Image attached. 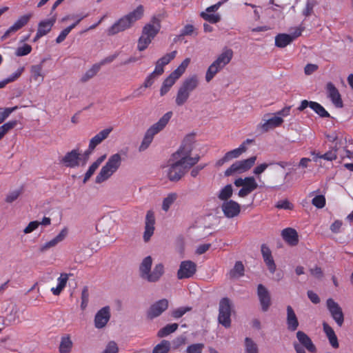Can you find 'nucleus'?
I'll return each mask as SVG.
<instances>
[{
  "label": "nucleus",
  "instance_id": "38",
  "mask_svg": "<svg viewBox=\"0 0 353 353\" xmlns=\"http://www.w3.org/2000/svg\"><path fill=\"white\" fill-rule=\"evenodd\" d=\"M43 68L42 65H34L31 66L30 68V73L31 77L34 81H39L40 82H42L43 81V74L42 73Z\"/></svg>",
  "mask_w": 353,
  "mask_h": 353
},
{
  "label": "nucleus",
  "instance_id": "52",
  "mask_svg": "<svg viewBox=\"0 0 353 353\" xmlns=\"http://www.w3.org/2000/svg\"><path fill=\"white\" fill-rule=\"evenodd\" d=\"M191 310V307H181L174 310L171 313V316L174 319H179Z\"/></svg>",
  "mask_w": 353,
  "mask_h": 353
},
{
  "label": "nucleus",
  "instance_id": "23",
  "mask_svg": "<svg viewBox=\"0 0 353 353\" xmlns=\"http://www.w3.org/2000/svg\"><path fill=\"white\" fill-rule=\"evenodd\" d=\"M112 131V128H108L102 130L90 140L88 145V150L92 151L94 148L106 139Z\"/></svg>",
  "mask_w": 353,
  "mask_h": 353
},
{
  "label": "nucleus",
  "instance_id": "21",
  "mask_svg": "<svg viewBox=\"0 0 353 353\" xmlns=\"http://www.w3.org/2000/svg\"><path fill=\"white\" fill-rule=\"evenodd\" d=\"M326 90L327 97L332 101V103L335 105V107L339 108H343V103L341 99V96L338 89L332 82H329L327 83Z\"/></svg>",
  "mask_w": 353,
  "mask_h": 353
},
{
  "label": "nucleus",
  "instance_id": "12",
  "mask_svg": "<svg viewBox=\"0 0 353 353\" xmlns=\"http://www.w3.org/2000/svg\"><path fill=\"white\" fill-rule=\"evenodd\" d=\"M169 302L166 299L156 301L150 305L147 311V318L152 320L159 316L168 307Z\"/></svg>",
  "mask_w": 353,
  "mask_h": 353
},
{
  "label": "nucleus",
  "instance_id": "2",
  "mask_svg": "<svg viewBox=\"0 0 353 353\" xmlns=\"http://www.w3.org/2000/svg\"><path fill=\"white\" fill-rule=\"evenodd\" d=\"M144 8L139 5L133 11L120 18L111 27L108 29V35H114L130 28L133 24L143 16Z\"/></svg>",
  "mask_w": 353,
  "mask_h": 353
},
{
  "label": "nucleus",
  "instance_id": "5",
  "mask_svg": "<svg viewBox=\"0 0 353 353\" xmlns=\"http://www.w3.org/2000/svg\"><path fill=\"white\" fill-rule=\"evenodd\" d=\"M190 63V58H185L181 63L175 69L163 82L160 89L161 96L165 95L170 90L181 75L185 72L186 68Z\"/></svg>",
  "mask_w": 353,
  "mask_h": 353
},
{
  "label": "nucleus",
  "instance_id": "51",
  "mask_svg": "<svg viewBox=\"0 0 353 353\" xmlns=\"http://www.w3.org/2000/svg\"><path fill=\"white\" fill-rule=\"evenodd\" d=\"M233 189L232 185L229 184L222 188L219 194V199H230L232 195Z\"/></svg>",
  "mask_w": 353,
  "mask_h": 353
},
{
  "label": "nucleus",
  "instance_id": "10",
  "mask_svg": "<svg viewBox=\"0 0 353 353\" xmlns=\"http://www.w3.org/2000/svg\"><path fill=\"white\" fill-rule=\"evenodd\" d=\"M32 14L31 13H28L26 14H24L23 16H21L14 23L12 26H11L3 34V35L1 36V40L4 41L11 35L16 33L18 30L21 29L23 27H24L30 21V19L32 18Z\"/></svg>",
  "mask_w": 353,
  "mask_h": 353
},
{
  "label": "nucleus",
  "instance_id": "53",
  "mask_svg": "<svg viewBox=\"0 0 353 353\" xmlns=\"http://www.w3.org/2000/svg\"><path fill=\"white\" fill-rule=\"evenodd\" d=\"M89 301V292L87 286H85L81 292V308L84 310L88 306Z\"/></svg>",
  "mask_w": 353,
  "mask_h": 353
},
{
  "label": "nucleus",
  "instance_id": "7",
  "mask_svg": "<svg viewBox=\"0 0 353 353\" xmlns=\"http://www.w3.org/2000/svg\"><path fill=\"white\" fill-rule=\"evenodd\" d=\"M234 183L236 187L241 188L238 192V196L240 197L247 196L258 187V183L254 176L239 178L234 181Z\"/></svg>",
  "mask_w": 353,
  "mask_h": 353
},
{
  "label": "nucleus",
  "instance_id": "18",
  "mask_svg": "<svg viewBox=\"0 0 353 353\" xmlns=\"http://www.w3.org/2000/svg\"><path fill=\"white\" fill-rule=\"evenodd\" d=\"M172 116V112L169 111L166 112L159 119V121L157 123L151 125L147 130V132H149L152 136H154L155 134H158L159 132H161L165 128L169 121L170 120Z\"/></svg>",
  "mask_w": 353,
  "mask_h": 353
},
{
  "label": "nucleus",
  "instance_id": "27",
  "mask_svg": "<svg viewBox=\"0 0 353 353\" xmlns=\"http://www.w3.org/2000/svg\"><path fill=\"white\" fill-rule=\"evenodd\" d=\"M283 240L290 245L294 246L299 243V235L296 230L292 228L283 229L281 232Z\"/></svg>",
  "mask_w": 353,
  "mask_h": 353
},
{
  "label": "nucleus",
  "instance_id": "56",
  "mask_svg": "<svg viewBox=\"0 0 353 353\" xmlns=\"http://www.w3.org/2000/svg\"><path fill=\"white\" fill-rule=\"evenodd\" d=\"M99 70V67L94 65L92 68L88 70L81 77V81L85 82L94 77Z\"/></svg>",
  "mask_w": 353,
  "mask_h": 353
},
{
  "label": "nucleus",
  "instance_id": "41",
  "mask_svg": "<svg viewBox=\"0 0 353 353\" xmlns=\"http://www.w3.org/2000/svg\"><path fill=\"white\" fill-rule=\"evenodd\" d=\"M247 150V148L245 147L244 145H240L239 148H235L232 150H230L226 152L225 154L226 158L228 159V161H230L232 159H236L239 157L243 152Z\"/></svg>",
  "mask_w": 353,
  "mask_h": 353
},
{
  "label": "nucleus",
  "instance_id": "17",
  "mask_svg": "<svg viewBox=\"0 0 353 353\" xmlns=\"http://www.w3.org/2000/svg\"><path fill=\"white\" fill-rule=\"evenodd\" d=\"M155 217L152 211L149 210L145 216V231L143 232V241L148 242L154 232Z\"/></svg>",
  "mask_w": 353,
  "mask_h": 353
},
{
  "label": "nucleus",
  "instance_id": "61",
  "mask_svg": "<svg viewBox=\"0 0 353 353\" xmlns=\"http://www.w3.org/2000/svg\"><path fill=\"white\" fill-rule=\"evenodd\" d=\"M261 251L264 261L273 258L271 250L265 244L261 245Z\"/></svg>",
  "mask_w": 353,
  "mask_h": 353
},
{
  "label": "nucleus",
  "instance_id": "14",
  "mask_svg": "<svg viewBox=\"0 0 353 353\" xmlns=\"http://www.w3.org/2000/svg\"><path fill=\"white\" fill-rule=\"evenodd\" d=\"M257 296L263 312H267L271 304V296L268 289L262 284L257 286Z\"/></svg>",
  "mask_w": 353,
  "mask_h": 353
},
{
  "label": "nucleus",
  "instance_id": "40",
  "mask_svg": "<svg viewBox=\"0 0 353 353\" xmlns=\"http://www.w3.org/2000/svg\"><path fill=\"white\" fill-rule=\"evenodd\" d=\"M245 353H259L258 345L249 337L245 339Z\"/></svg>",
  "mask_w": 353,
  "mask_h": 353
},
{
  "label": "nucleus",
  "instance_id": "60",
  "mask_svg": "<svg viewBox=\"0 0 353 353\" xmlns=\"http://www.w3.org/2000/svg\"><path fill=\"white\" fill-rule=\"evenodd\" d=\"M275 207L279 209L292 210L293 208V204L288 200H279Z\"/></svg>",
  "mask_w": 353,
  "mask_h": 353
},
{
  "label": "nucleus",
  "instance_id": "6",
  "mask_svg": "<svg viewBox=\"0 0 353 353\" xmlns=\"http://www.w3.org/2000/svg\"><path fill=\"white\" fill-rule=\"evenodd\" d=\"M232 302L228 297L222 298L219 304L218 322L225 328L231 326Z\"/></svg>",
  "mask_w": 353,
  "mask_h": 353
},
{
  "label": "nucleus",
  "instance_id": "44",
  "mask_svg": "<svg viewBox=\"0 0 353 353\" xmlns=\"http://www.w3.org/2000/svg\"><path fill=\"white\" fill-rule=\"evenodd\" d=\"M311 109H312L321 117L327 118L330 117L328 112L317 102H313L311 103Z\"/></svg>",
  "mask_w": 353,
  "mask_h": 353
},
{
  "label": "nucleus",
  "instance_id": "57",
  "mask_svg": "<svg viewBox=\"0 0 353 353\" xmlns=\"http://www.w3.org/2000/svg\"><path fill=\"white\" fill-rule=\"evenodd\" d=\"M204 344L194 343L188 346L186 353H202Z\"/></svg>",
  "mask_w": 353,
  "mask_h": 353
},
{
  "label": "nucleus",
  "instance_id": "39",
  "mask_svg": "<svg viewBox=\"0 0 353 353\" xmlns=\"http://www.w3.org/2000/svg\"><path fill=\"white\" fill-rule=\"evenodd\" d=\"M190 96V94L188 93V92H185L179 87L175 98V103L176 105H183L188 101Z\"/></svg>",
  "mask_w": 353,
  "mask_h": 353
},
{
  "label": "nucleus",
  "instance_id": "33",
  "mask_svg": "<svg viewBox=\"0 0 353 353\" xmlns=\"http://www.w3.org/2000/svg\"><path fill=\"white\" fill-rule=\"evenodd\" d=\"M293 41V38L288 34H279L275 37V46L278 48H285Z\"/></svg>",
  "mask_w": 353,
  "mask_h": 353
},
{
  "label": "nucleus",
  "instance_id": "13",
  "mask_svg": "<svg viewBox=\"0 0 353 353\" xmlns=\"http://www.w3.org/2000/svg\"><path fill=\"white\" fill-rule=\"evenodd\" d=\"M196 271V265L192 261H183L181 263L177 272L179 279H188L192 277Z\"/></svg>",
  "mask_w": 353,
  "mask_h": 353
},
{
  "label": "nucleus",
  "instance_id": "58",
  "mask_svg": "<svg viewBox=\"0 0 353 353\" xmlns=\"http://www.w3.org/2000/svg\"><path fill=\"white\" fill-rule=\"evenodd\" d=\"M18 109L17 106H14L12 108H4L2 112H0V124L2 123L9 116L10 114Z\"/></svg>",
  "mask_w": 353,
  "mask_h": 353
},
{
  "label": "nucleus",
  "instance_id": "11",
  "mask_svg": "<svg viewBox=\"0 0 353 353\" xmlns=\"http://www.w3.org/2000/svg\"><path fill=\"white\" fill-rule=\"evenodd\" d=\"M241 206L234 200H223L221 210L225 217L232 219L239 215Z\"/></svg>",
  "mask_w": 353,
  "mask_h": 353
},
{
  "label": "nucleus",
  "instance_id": "46",
  "mask_svg": "<svg viewBox=\"0 0 353 353\" xmlns=\"http://www.w3.org/2000/svg\"><path fill=\"white\" fill-rule=\"evenodd\" d=\"M152 42V39L141 33L138 40L137 49L139 51L145 50L149 44Z\"/></svg>",
  "mask_w": 353,
  "mask_h": 353
},
{
  "label": "nucleus",
  "instance_id": "3",
  "mask_svg": "<svg viewBox=\"0 0 353 353\" xmlns=\"http://www.w3.org/2000/svg\"><path fill=\"white\" fill-rule=\"evenodd\" d=\"M152 258L150 256L145 257L139 265L141 278L150 283L158 282L164 274V265L162 263L156 264L151 271Z\"/></svg>",
  "mask_w": 353,
  "mask_h": 353
},
{
  "label": "nucleus",
  "instance_id": "48",
  "mask_svg": "<svg viewBox=\"0 0 353 353\" xmlns=\"http://www.w3.org/2000/svg\"><path fill=\"white\" fill-rule=\"evenodd\" d=\"M201 17L211 23H216L221 20V17L219 14H208L202 12L201 13Z\"/></svg>",
  "mask_w": 353,
  "mask_h": 353
},
{
  "label": "nucleus",
  "instance_id": "19",
  "mask_svg": "<svg viewBox=\"0 0 353 353\" xmlns=\"http://www.w3.org/2000/svg\"><path fill=\"white\" fill-rule=\"evenodd\" d=\"M80 155L79 150L74 149L65 154L61 159V163L68 168L77 167L79 165Z\"/></svg>",
  "mask_w": 353,
  "mask_h": 353
},
{
  "label": "nucleus",
  "instance_id": "26",
  "mask_svg": "<svg viewBox=\"0 0 353 353\" xmlns=\"http://www.w3.org/2000/svg\"><path fill=\"white\" fill-rule=\"evenodd\" d=\"M296 335L299 345L303 346L311 353H315L316 352V348L311 339L304 332L298 331Z\"/></svg>",
  "mask_w": 353,
  "mask_h": 353
},
{
  "label": "nucleus",
  "instance_id": "47",
  "mask_svg": "<svg viewBox=\"0 0 353 353\" xmlns=\"http://www.w3.org/2000/svg\"><path fill=\"white\" fill-rule=\"evenodd\" d=\"M326 138L329 141L335 143V144L338 142L339 148L342 144L343 136L340 132H334L331 134H327Z\"/></svg>",
  "mask_w": 353,
  "mask_h": 353
},
{
  "label": "nucleus",
  "instance_id": "62",
  "mask_svg": "<svg viewBox=\"0 0 353 353\" xmlns=\"http://www.w3.org/2000/svg\"><path fill=\"white\" fill-rule=\"evenodd\" d=\"M272 163L270 164H268V163H261L259 165H257L256 167L254 168V170H253V173L254 174H255L257 178L259 179H260V174H262L266 169L269 166V165H271Z\"/></svg>",
  "mask_w": 353,
  "mask_h": 353
},
{
  "label": "nucleus",
  "instance_id": "24",
  "mask_svg": "<svg viewBox=\"0 0 353 353\" xmlns=\"http://www.w3.org/2000/svg\"><path fill=\"white\" fill-rule=\"evenodd\" d=\"M286 325L287 328L290 332H294L297 330L299 325V320L295 314L293 308L290 305L286 307Z\"/></svg>",
  "mask_w": 353,
  "mask_h": 353
},
{
  "label": "nucleus",
  "instance_id": "37",
  "mask_svg": "<svg viewBox=\"0 0 353 353\" xmlns=\"http://www.w3.org/2000/svg\"><path fill=\"white\" fill-rule=\"evenodd\" d=\"M72 347V342L69 336H63L59 345L60 353H70Z\"/></svg>",
  "mask_w": 353,
  "mask_h": 353
},
{
  "label": "nucleus",
  "instance_id": "20",
  "mask_svg": "<svg viewBox=\"0 0 353 353\" xmlns=\"http://www.w3.org/2000/svg\"><path fill=\"white\" fill-rule=\"evenodd\" d=\"M110 319V307L105 306L99 310L94 317V326L101 329L104 327Z\"/></svg>",
  "mask_w": 353,
  "mask_h": 353
},
{
  "label": "nucleus",
  "instance_id": "8",
  "mask_svg": "<svg viewBox=\"0 0 353 353\" xmlns=\"http://www.w3.org/2000/svg\"><path fill=\"white\" fill-rule=\"evenodd\" d=\"M256 157L253 156L247 159L235 161L225 171V176H231L234 173H243L249 170L255 163Z\"/></svg>",
  "mask_w": 353,
  "mask_h": 353
},
{
  "label": "nucleus",
  "instance_id": "15",
  "mask_svg": "<svg viewBox=\"0 0 353 353\" xmlns=\"http://www.w3.org/2000/svg\"><path fill=\"white\" fill-rule=\"evenodd\" d=\"M160 29V20L157 17H153L151 19V21L143 26L142 34L152 40L158 34Z\"/></svg>",
  "mask_w": 353,
  "mask_h": 353
},
{
  "label": "nucleus",
  "instance_id": "43",
  "mask_svg": "<svg viewBox=\"0 0 353 353\" xmlns=\"http://www.w3.org/2000/svg\"><path fill=\"white\" fill-rule=\"evenodd\" d=\"M231 277H239L244 274V265L241 261H236L230 272Z\"/></svg>",
  "mask_w": 353,
  "mask_h": 353
},
{
  "label": "nucleus",
  "instance_id": "50",
  "mask_svg": "<svg viewBox=\"0 0 353 353\" xmlns=\"http://www.w3.org/2000/svg\"><path fill=\"white\" fill-rule=\"evenodd\" d=\"M153 138H154V136H152V134H150L149 132H148L146 131L145 136L143 137V139L139 146V150L143 151V150H146L148 148V146L150 145V144L152 143Z\"/></svg>",
  "mask_w": 353,
  "mask_h": 353
},
{
  "label": "nucleus",
  "instance_id": "49",
  "mask_svg": "<svg viewBox=\"0 0 353 353\" xmlns=\"http://www.w3.org/2000/svg\"><path fill=\"white\" fill-rule=\"evenodd\" d=\"M176 51L174 50L170 53L165 54L163 57L157 60L161 65L163 67L168 64L172 59H174L176 57Z\"/></svg>",
  "mask_w": 353,
  "mask_h": 353
},
{
  "label": "nucleus",
  "instance_id": "32",
  "mask_svg": "<svg viewBox=\"0 0 353 353\" xmlns=\"http://www.w3.org/2000/svg\"><path fill=\"white\" fill-rule=\"evenodd\" d=\"M105 158L106 154H103L92 163L85 174L83 183H85L92 176V175L94 173V172L99 167L101 163L105 159Z\"/></svg>",
  "mask_w": 353,
  "mask_h": 353
},
{
  "label": "nucleus",
  "instance_id": "28",
  "mask_svg": "<svg viewBox=\"0 0 353 353\" xmlns=\"http://www.w3.org/2000/svg\"><path fill=\"white\" fill-rule=\"evenodd\" d=\"M199 84V78L196 74H193L184 79L180 88L190 94L196 89Z\"/></svg>",
  "mask_w": 353,
  "mask_h": 353
},
{
  "label": "nucleus",
  "instance_id": "4",
  "mask_svg": "<svg viewBox=\"0 0 353 353\" xmlns=\"http://www.w3.org/2000/svg\"><path fill=\"white\" fill-rule=\"evenodd\" d=\"M121 164V157L119 153L111 155L105 164L102 167L95 179L97 183H101L108 180Z\"/></svg>",
  "mask_w": 353,
  "mask_h": 353
},
{
  "label": "nucleus",
  "instance_id": "54",
  "mask_svg": "<svg viewBox=\"0 0 353 353\" xmlns=\"http://www.w3.org/2000/svg\"><path fill=\"white\" fill-rule=\"evenodd\" d=\"M187 338L183 335L179 336L172 341L170 344L172 345V348L174 350L178 349L181 346L186 343Z\"/></svg>",
  "mask_w": 353,
  "mask_h": 353
},
{
  "label": "nucleus",
  "instance_id": "29",
  "mask_svg": "<svg viewBox=\"0 0 353 353\" xmlns=\"http://www.w3.org/2000/svg\"><path fill=\"white\" fill-rule=\"evenodd\" d=\"M233 54L234 53L232 49L225 48L214 60L215 63H217L223 68L230 62L233 57Z\"/></svg>",
  "mask_w": 353,
  "mask_h": 353
},
{
  "label": "nucleus",
  "instance_id": "30",
  "mask_svg": "<svg viewBox=\"0 0 353 353\" xmlns=\"http://www.w3.org/2000/svg\"><path fill=\"white\" fill-rule=\"evenodd\" d=\"M55 21V17H53L49 19L41 21L38 24L37 32L43 37L46 35L48 32H50Z\"/></svg>",
  "mask_w": 353,
  "mask_h": 353
},
{
  "label": "nucleus",
  "instance_id": "31",
  "mask_svg": "<svg viewBox=\"0 0 353 353\" xmlns=\"http://www.w3.org/2000/svg\"><path fill=\"white\" fill-rule=\"evenodd\" d=\"M69 278V274L66 273L61 274L60 276L57 279L58 284L56 288H52L51 289L52 292L54 295H59L61 291L66 286L68 280Z\"/></svg>",
  "mask_w": 353,
  "mask_h": 353
},
{
  "label": "nucleus",
  "instance_id": "64",
  "mask_svg": "<svg viewBox=\"0 0 353 353\" xmlns=\"http://www.w3.org/2000/svg\"><path fill=\"white\" fill-rule=\"evenodd\" d=\"M39 225H40V223L38 221H31L28 225V226L23 230V232L25 234L30 233V232H33L34 230H36Z\"/></svg>",
  "mask_w": 353,
  "mask_h": 353
},
{
  "label": "nucleus",
  "instance_id": "36",
  "mask_svg": "<svg viewBox=\"0 0 353 353\" xmlns=\"http://www.w3.org/2000/svg\"><path fill=\"white\" fill-rule=\"evenodd\" d=\"M222 69L223 68L217 63H215V61H214L207 70L205 74V81L207 82H210Z\"/></svg>",
  "mask_w": 353,
  "mask_h": 353
},
{
  "label": "nucleus",
  "instance_id": "1",
  "mask_svg": "<svg viewBox=\"0 0 353 353\" xmlns=\"http://www.w3.org/2000/svg\"><path fill=\"white\" fill-rule=\"evenodd\" d=\"M194 143V137L187 135L179 148L172 154L169 164L165 170L166 176L170 181L181 180L188 170L199 161L200 156L199 154L191 157Z\"/></svg>",
  "mask_w": 353,
  "mask_h": 353
},
{
  "label": "nucleus",
  "instance_id": "25",
  "mask_svg": "<svg viewBox=\"0 0 353 353\" xmlns=\"http://www.w3.org/2000/svg\"><path fill=\"white\" fill-rule=\"evenodd\" d=\"M338 142L327 152L321 154L319 152H312L311 154L313 156V160L315 162L318 161L319 159H323L326 161H334L337 158V151L339 150Z\"/></svg>",
  "mask_w": 353,
  "mask_h": 353
},
{
  "label": "nucleus",
  "instance_id": "63",
  "mask_svg": "<svg viewBox=\"0 0 353 353\" xmlns=\"http://www.w3.org/2000/svg\"><path fill=\"white\" fill-rule=\"evenodd\" d=\"M118 347L114 341H110L108 343L105 350L102 353H117Z\"/></svg>",
  "mask_w": 353,
  "mask_h": 353
},
{
  "label": "nucleus",
  "instance_id": "9",
  "mask_svg": "<svg viewBox=\"0 0 353 353\" xmlns=\"http://www.w3.org/2000/svg\"><path fill=\"white\" fill-rule=\"evenodd\" d=\"M326 305L332 317L335 321L336 324L339 327L342 326L344 322V315L340 305L332 298H330L327 300Z\"/></svg>",
  "mask_w": 353,
  "mask_h": 353
},
{
  "label": "nucleus",
  "instance_id": "59",
  "mask_svg": "<svg viewBox=\"0 0 353 353\" xmlns=\"http://www.w3.org/2000/svg\"><path fill=\"white\" fill-rule=\"evenodd\" d=\"M74 28V26H69L68 27L65 28V29H63L61 32L60 34H59V36L57 37L56 39V42L57 43H60L61 42H63L66 37L68 36V34L70 32V31Z\"/></svg>",
  "mask_w": 353,
  "mask_h": 353
},
{
  "label": "nucleus",
  "instance_id": "35",
  "mask_svg": "<svg viewBox=\"0 0 353 353\" xmlns=\"http://www.w3.org/2000/svg\"><path fill=\"white\" fill-rule=\"evenodd\" d=\"M179 327V325L176 323L168 324L163 327L161 328L157 332L159 338L166 337L170 334L174 332Z\"/></svg>",
  "mask_w": 353,
  "mask_h": 353
},
{
  "label": "nucleus",
  "instance_id": "34",
  "mask_svg": "<svg viewBox=\"0 0 353 353\" xmlns=\"http://www.w3.org/2000/svg\"><path fill=\"white\" fill-rule=\"evenodd\" d=\"M114 225V221L110 218H103L98 223L97 228H99L103 233L110 234L111 228Z\"/></svg>",
  "mask_w": 353,
  "mask_h": 353
},
{
  "label": "nucleus",
  "instance_id": "42",
  "mask_svg": "<svg viewBox=\"0 0 353 353\" xmlns=\"http://www.w3.org/2000/svg\"><path fill=\"white\" fill-rule=\"evenodd\" d=\"M170 348V342L167 340H163L154 347L152 353H168Z\"/></svg>",
  "mask_w": 353,
  "mask_h": 353
},
{
  "label": "nucleus",
  "instance_id": "22",
  "mask_svg": "<svg viewBox=\"0 0 353 353\" xmlns=\"http://www.w3.org/2000/svg\"><path fill=\"white\" fill-rule=\"evenodd\" d=\"M68 234V230L66 228H63L61 232L57 234L54 238L52 240L45 243L42 245L39 250L41 252H44L46 250L55 247L58 243L62 242L67 236Z\"/></svg>",
  "mask_w": 353,
  "mask_h": 353
},
{
  "label": "nucleus",
  "instance_id": "55",
  "mask_svg": "<svg viewBox=\"0 0 353 353\" xmlns=\"http://www.w3.org/2000/svg\"><path fill=\"white\" fill-rule=\"evenodd\" d=\"M32 51L31 46L28 44H24L23 46L17 48L15 52V54L17 57H23L28 55Z\"/></svg>",
  "mask_w": 353,
  "mask_h": 353
},
{
  "label": "nucleus",
  "instance_id": "45",
  "mask_svg": "<svg viewBox=\"0 0 353 353\" xmlns=\"http://www.w3.org/2000/svg\"><path fill=\"white\" fill-rule=\"evenodd\" d=\"M17 125V121H10L0 127V141L3 139L4 135L10 130L13 129Z\"/></svg>",
  "mask_w": 353,
  "mask_h": 353
},
{
  "label": "nucleus",
  "instance_id": "16",
  "mask_svg": "<svg viewBox=\"0 0 353 353\" xmlns=\"http://www.w3.org/2000/svg\"><path fill=\"white\" fill-rule=\"evenodd\" d=\"M269 114L264 115L262 121L259 127L263 132H268L271 129L279 127L283 123V119L281 117H277L276 114L271 118H267Z\"/></svg>",
  "mask_w": 353,
  "mask_h": 353
}]
</instances>
